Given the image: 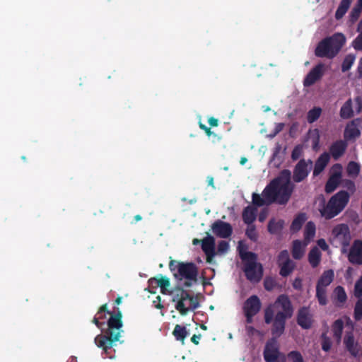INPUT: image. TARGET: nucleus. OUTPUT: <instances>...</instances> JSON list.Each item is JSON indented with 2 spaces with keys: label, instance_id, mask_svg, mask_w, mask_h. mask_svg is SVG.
Listing matches in <instances>:
<instances>
[{
  "label": "nucleus",
  "instance_id": "nucleus-1",
  "mask_svg": "<svg viewBox=\"0 0 362 362\" xmlns=\"http://www.w3.org/2000/svg\"><path fill=\"white\" fill-rule=\"evenodd\" d=\"M291 302L286 295H280L273 305L264 310V322L269 325L272 322V338L277 340L284 332L286 322L293 315Z\"/></svg>",
  "mask_w": 362,
  "mask_h": 362
},
{
  "label": "nucleus",
  "instance_id": "nucleus-2",
  "mask_svg": "<svg viewBox=\"0 0 362 362\" xmlns=\"http://www.w3.org/2000/svg\"><path fill=\"white\" fill-rule=\"evenodd\" d=\"M295 185L291 182V172L284 169L280 171L278 176L267 185V192H272L277 198V203L286 204L289 201L295 189Z\"/></svg>",
  "mask_w": 362,
  "mask_h": 362
},
{
  "label": "nucleus",
  "instance_id": "nucleus-3",
  "mask_svg": "<svg viewBox=\"0 0 362 362\" xmlns=\"http://www.w3.org/2000/svg\"><path fill=\"white\" fill-rule=\"evenodd\" d=\"M345 42L344 35L336 33L318 42L315 49V55L317 57L332 59L339 54Z\"/></svg>",
  "mask_w": 362,
  "mask_h": 362
},
{
  "label": "nucleus",
  "instance_id": "nucleus-4",
  "mask_svg": "<svg viewBox=\"0 0 362 362\" xmlns=\"http://www.w3.org/2000/svg\"><path fill=\"white\" fill-rule=\"evenodd\" d=\"M239 255L243 262V272L247 280L251 282H259L263 276V267L260 263H257V255L252 252L246 251V248L242 247L239 243L238 247Z\"/></svg>",
  "mask_w": 362,
  "mask_h": 362
},
{
  "label": "nucleus",
  "instance_id": "nucleus-5",
  "mask_svg": "<svg viewBox=\"0 0 362 362\" xmlns=\"http://www.w3.org/2000/svg\"><path fill=\"white\" fill-rule=\"evenodd\" d=\"M169 268L173 272L175 279L179 280L186 279L183 284L186 288L192 286V281H197V267L192 262H180L176 260H171L169 263Z\"/></svg>",
  "mask_w": 362,
  "mask_h": 362
},
{
  "label": "nucleus",
  "instance_id": "nucleus-6",
  "mask_svg": "<svg viewBox=\"0 0 362 362\" xmlns=\"http://www.w3.org/2000/svg\"><path fill=\"white\" fill-rule=\"evenodd\" d=\"M172 296V301L176 303L175 309L182 316L186 315L189 310H194L199 307L198 300L183 288H175Z\"/></svg>",
  "mask_w": 362,
  "mask_h": 362
},
{
  "label": "nucleus",
  "instance_id": "nucleus-7",
  "mask_svg": "<svg viewBox=\"0 0 362 362\" xmlns=\"http://www.w3.org/2000/svg\"><path fill=\"white\" fill-rule=\"evenodd\" d=\"M350 194L347 191L340 190L333 195L326 206L321 210V216L326 219H331L340 214L349 203Z\"/></svg>",
  "mask_w": 362,
  "mask_h": 362
},
{
  "label": "nucleus",
  "instance_id": "nucleus-8",
  "mask_svg": "<svg viewBox=\"0 0 362 362\" xmlns=\"http://www.w3.org/2000/svg\"><path fill=\"white\" fill-rule=\"evenodd\" d=\"M313 167L310 159H300L294 166L292 179L294 182L299 183L307 179Z\"/></svg>",
  "mask_w": 362,
  "mask_h": 362
},
{
  "label": "nucleus",
  "instance_id": "nucleus-9",
  "mask_svg": "<svg viewBox=\"0 0 362 362\" xmlns=\"http://www.w3.org/2000/svg\"><path fill=\"white\" fill-rule=\"evenodd\" d=\"M342 177V165L340 163L333 165L331 168V175L328 178L325 190L326 193H332L339 185Z\"/></svg>",
  "mask_w": 362,
  "mask_h": 362
},
{
  "label": "nucleus",
  "instance_id": "nucleus-10",
  "mask_svg": "<svg viewBox=\"0 0 362 362\" xmlns=\"http://www.w3.org/2000/svg\"><path fill=\"white\" fill-rule=\"evenodd\" d=\"M280 355L279 344L275 338L269 339L264 346L263 356L266 362H276Z\"/></svg>",
  "mask_w": 362,
  "mask_h": 362
},
{
  "label": "nucleus",
  "instance_id": "nucleus-11",
  "mask_svg": "<svg viewBox=\"0 0 362 362\" xmlns=\"http://www.w3.org/2000/svg\"><path fill=\"white\" fill-rule=\"evenodd\" d=\"M325 74V64L319 63L315 66L306 75L303 80V86L310 87L320 81Z\"/></svg>",
  "mask_w": 362,
  "mask_h": 362
},
{
  "label": "nucleus",
  "instance_id": "nucleus-12",
  "mask_svg": "<svg viewBox=\"0 0 362 362\" xmlns=\"http://www.w3.org/2000/svg\"><path fill=\"white\" fill-rule=\"evenodd\" d=\"M252 199L253 205L256 206H268L272 203L277 202V198L272 192H269V194L267 192V187L264 189L261 195L253 193Z\"/></svg>",
  "mask_w": 362,
  "mask_h": 362
},
{
  "label": "nucleus",
  "instance_id": "nucleus-13",
  "mask_svg": "<svg viewBox=\"0 0 362 362\" xmlns=\"http://www.w3.org/2000/svg\"><path fill=\"white\" fill-rule=\"evenodd\" d=\"M349 261L356 265H362V240H356L351 245L349 255Z\"/></svg>",
  "mask_w": 362,
  "mask_h": 362
},
{
  "label": "nucleus",
  "instance_id": "nucleus-14",
  "mask_svg": "<svg viewBox=\"0 0 362 362\" xmlns=\"http://www.w3.org/2000/svg\"><path fill=\"white\" fill-rule=\"evenodd\" d=\"M361 118H356L347 124L344 130V137L347 140L355 139L361 136Z\"/></svg>",
  "mask_w": 362,
  "mask_h": 362
},
{
  "label": "nucleus",
  "instance_id": "nucleus-15",
  "mask_svg": "<svg viewBox=\"0 0 362 362\" xmlns=\"http://www.w3.org/2000/svg\"><path fill=\"white\" fill-rule=\"evenodd\" d=\"M343 342L345 349L351 356L356 358L359 355L361 347L358 343L355 341V337L352 332L346 333Z\"/></svg>",
  "mask_w": 362,
  "mask_h": 362
},
{
  "label": "nucleus",
  "instance_id": "nucleus-16",
  "mask_svg": "<svg viewBox=\"0 0 362 362\" xmlns=\"http://www.w3.org/2000/svg\"><path fill=\"white\" fill-rule=\"evenodd\" d=\"M262 303L259 298L256 295L250 296L243 303V313L257 315L261 310Z\"/></svg>",
  "mask_w": 362,
  "mask_h": 362
},
{
  "label": "nucleus",
  "instance_id": "nucleus-17",
  "mask_svg": "<svg viewBox=\"0 0 362 362\" xmlns=\"http://www.w3.org/2000/svg\"><path fill=\"white\" fill-rule=\"evenodd\" d=\"M202 249L206 256V262H211L215 256V239L207 233L206 237L202 240Z\"/></svg>",
  "mask_w": 362,
  "mask_h": 362
},
{
  "label": "nucleus",
  "instance_id": "nucleus-18",
  "mask_svg": "<svg viewBox=\"0 0 362 362\" xmlns=\"http://www.w3.org/2000/svg\"><path fill=\"white\" fill-rule=\"evenodd\" d=\"M297 323L303 329H309L311 327L313 319L309 308L302 307L298 310L297 315Z\"/></svg>",
  "mask_w": 362,
  "mask_h": 362
},
{
  "label": "nucleus",
  "instance_id": "nucleus-19",
  "mask_svg": "<svg viewBox=\"0 0 362 362\" xmlns=\"http://www.w3.org/2000/svg\"><path fill=\"white\" fill-rule=\"evenodd\" d=\"M347 142L344 140L334 141L329 147V153L334 160H339L346 152Z\"/></svg>",
  "mask_w": 362,
  "mask_h": 362
},
{
  "label": "nucleus",
  "instance_id": "nucleus-20",
  "mask_svg": "<svg viewBox=\"0 0 362 362\" xmlns=\"http://www.w3.org/2000/svg\"><path fill=\"white\" fill-rule=\"evenodd\" d=\"M332 233L343 246H347L351 241L349 228H333Z\"/></svg>",
  "mask_w": 362,
  "mask_h": 362
},
{
  "label": "nucleus",
  "instance_id": "nucleus-21",
  "mask_svg": "<svg viewBox=\"0 0 362 362\" xmlns=\"http://www.w3.org/2000/svg\"><path fill=\"white\" fill-rule=\"evenodd\" d=\"M330 159L329 153L325 152L316 160L313 169V176L319 175L325 168Z\"/></svg>",
  "mask_w": 362,
  "mask_h": 362
},
{
  "label": "nucleus",
  "instance_id": "nucleus-22",
  "mask_svg": "<svg viewBox=\"0 0 362 362\" xmlns=\"http://www.w3.org/2000/svg\"><path fill=\"white\" fill-rule=\"evenodd\" d=\"M122 314L121 310L119 308H115V330H117L115 332V342L119 341L120 343H123V340H120L122 337V333L124 332L123 330H120L121 327L123 325L122 320Z\"/></svg>",
  "mask_w": 362,
  "mask_h": 362
},
{
  "label": "nucleus",
  "instance_id": "nucleus-23",
  "mask_svg": "<svg viewBox=\"0 0 362 362\" xmlns=\"http://www.w3.org/2000/svg\"><path fill=\"white\" fill-rule=\"evenodd\" d=\"M333 294L334 305L338 308L344 307L347 300V295L344 288L341 286H337L334 288Z\"/></svg>",
  "mask_w": 362,
  "mask_h": 362
},
{
  "label": "nucleus",
  "instance_id": "nucleus-24",
  "mask_svg": "<svg viewBox=\"0 0 362 362\" xmlns=\"http://www.w3.org/2000/svg\"><path fill=\"white\" fill-rule=\"evenodd\" d=\"M344 328V323L341 319L336 320L331 326L333 337L337 344L341 341Z\"/></svg>",
  "mask_w": 362,
  "mask_h": 362
},
{
  "label": "nucleus",
  "instance_id": "nucleus-25",
  "mask_svg": "<svg viewBox=\"0 0 362 362\" xmlns=\"http://www.w3.org/2000/svg\"><path fill=\"white\" fill-rule=\"evenodd\" d=\"M257 209L255 206H248L243 211V220L245 223L250 225L253 223L257 217Z\"/></svg>",
  "mask_w": 362,
  "mask_h": 362
},
{
  "label": "nucleus",
  "instance_id": "nucleus-26",
  "mask_svg": "<svg viewBox=\"0 0 362 362\" xmlns=\"http://www.w3.org/2000/svg\"><path fill=\"white\" fill-rule=\"evenodd\" d=\"M334 273L332 269L325 271L317 281V286L325 288L328 286L334 280Z\"/></svg>",
  "mask_w": 362,
  "mask_h": 362
},
{
  "label": "nucleus",
  "instance_id": "nucleus-27",
  "mask_svg": "<svg viewBox=\"0 0 362 362\" xmlns=\"http://www.w3.org/2000/svg\"><path fill=\"white\" fill-rule=\"evenodd\" d=\"M321 252L317 247H313L308 253V262L313 268L317 267L321 261Z\"/></svg>",
  "mask_w": 362,
  "mask_h": 362
},
{
  "label": "nucleus",
  "instance_id": "nucleus-28",
  "mask_svg": "<svg viewBox=\"0 0 362 362\" xmlns=\"http://www.w3.org/2000/svg\"><path fill=\"white\" fill-rule=\"evenodd\" d=\"M304 244L299 240H295L293 241L291 253L292 256L295 259H300L304 255Z\"/></svg>",
  "mask_w": 362,
  "mask_h": 362
},
{
  "label": "nucleus",
  "instance_id": "nucleus-29",
  "mask_svg": "<svg viewBox=\"0 0 362 362\" xmlns=\"http://www.w3.org/2000/svg\"><path fill=\"white\" fill-rule=\"evenodd\" d=\"M339 115L342 119H347L354 116L352 108V100L351 98L347 100L340 109Z\"/></svg>",
  "mask_w": 362,
  "mask_h": 362
},
{
  "label": "nucleus",
  "instance_id": "nucleus-30",
  "mask_svg": "<svg viewBox=\"0 0 362 362\" xmlns=\"http://www.w3.org/2000/svg\"><path fill=\"white\" fill-rule=\"evenodd\" d=\"M352 0H341L335 13V18L339 20L347 12Z\"/></svg>",
  "mask_w": 362,
  "mask_h": 362
},
{
  "label": "nucleus",
  "instance_id": "nucleus-31",
  "mask_svg": "<svg viewBox=\"0 0 362 362\" xmlns=\"http://www.w3.org/2000/svg\"><path fill=\"white\" fill-rule=\"evenodd\" d=\"M280 268L279 274L283 277L289 276L295 269L296 264L293 261L284 262L278 265Z\"/></svg>",
  "mask_w": 362,
  "mask_h": 362
},
{
  "label": "nucleus",
  "instance_id": "nucleus-32",
  "mask_svg": "<svg viewBox=\"0 0 362 362\" xmlns=\"http://www.w3.org/2000/svg\"><path fill=\"white\" fill-rule=\"evenodd\" d=\"M173 334L176 340L180 341L183 343L188 335V332L185 327L176 325L174 330L173 331Z\"/></svg>",
  "mask_w": 362,
  "mask_h": 362
},
{
  "label": "nucleus",
  "instance_id": "nucleus-33",
  "mask_svg": "<svg viewBox=\"0 0 362 362\" xmlns=\"http://www.w3.org/2000/svg\"><path fill=\"white\" fill-rule=\"evenodd\" d=\"M322 113L320 107H314L308 111L307 115V121L308 123H313L318 119Z\"/></svg>",
  "mask_w": 362,
  "mask_h": 362
},
{
  "label": "nucleus",
  "instance_id": "nucleus-34",
  "mask_svg": "<svg viewBox=\"0 0 362 362\" xmlns=\"http://www.w3.org/2000/svg\"><path fill=\"white\" fill-rule=\"evenodd\" d=\"M316 298L321 305H325L327 303L326 288L316 286Z\"/></svg>",
  "mask_w": 362,
  "mask_h": 362
},
{
  "label": "nucleus",
  "instance_id": "nucleus-35",
  "mask_svg": "<svg viewBox=\"0 0 362 362\" xmlns=\"http://www.w3.org/2000/svg\"><path fill=\"white\" fill-rule=\"evenodd\" d=\"M281 149H282V148H281V144H279V143L276 144L274 147V151L272 153V159H271V162H274L275 166H279L282 162V158H281L279 156Z\"/></svg>",
  "mask_w": 362,
  "mask_h": 362
},
{
  "label": "nucleus",
  "instance_id": "nucleus-36",
  "mask_svg": "<svg viewBox=\"0 0 362 362\" xmlns=\"http://www.w3.org/2000/svg\"><path fill=\"white\" fill-rule=\"evenodd\" d=\"M213 232L218 237L227 238L233 233V228H211Z\"/></svg>",
  "mask_w": 362,
  "mask_h": 362
},
{
  "label": "nucleus",
  "instance_id": "nucleus-37",
  "mask_svg": "<svg viewBox=\"0 0 362 362\" xmlns=\"http://www.w3.org/2000/svg\"><path fill=\"white\" fill-rule=\"evenodd\" d=\"M320 339L322 349L325 352L329 351L332 342L331 339L327 335V332H323L320 336Z\"/></svg>",
  "mask_w": 362,
  "mask_h": 362
},
{
  "label": "nucleus",
  "instance_id": "nucleus-38",
  "mask_svg": "<svg viewBox=\"0 0 362 362\" xmlns=\"http://www.w3.org/2000/svg\"><path fill=\"white\" fill-rule=\"evenodd\" d=\"M347 173L351 177H356L360 172V165L354 161H350L346 168Z\"/></svg>",
  "mask_w": 362,
  "mask_h": 362
},
{
  "label": "nucleus",
  "instance_id": "nucleus-39",
  "mask_svg": "<svg viewBox=\"0 0 362 362\" xmlns=\"http://www.w3.org/2000/svg\"><path fill=\"white\" fill-rule=\"evenodd\" d=\"M355 60V57L353 55H347L341 64V71L343 72L349 71L353 65Z\"/></svg>",
  "mask_w": 362,
  "mask_h": 362
},
{
  "label": "nucleus",
  "instance_id": "nucleus-40",
  "mask_svg": "<svg viewBox=\"0 0 362 362\" xmlns=\"http://www.w3.org/2000/svg\"><path fill=\"white\" fill-rule=\"evenodd\" d=\"M354 317L359 321L362 318V298H358L354 306Z\"/></svg>",
  "mask_w": 362,
  "mask_h": 362
},
{
  "label": "nucleus",
  "instance_id": "nucleus-41",
  "mask_svg": "<svg viewBox=\"0 0 362 362\" xmlns=\"http://www.w3.org/2000/svg\"><path fill=\"white\" fill-rule=\"evenodd\" d=\"M316 228H305L304 232V245H307L315 235Z\"/></svg>",
  "mask_w": 362,
  "mask_h": 362
},
{
  "label": "nucleus",
  "instance_id": "nucleus-42",
  "mask_svg": "<svg viewBox=\"0 0 362 362\" xmlns=\"http://www.w3.org/2000/svg\"><path fill=\"white\" fill-rule=\"evenodd\" d=\"M307 220V216L305 213H299L294 218L291 226H303Z\"/></svg>",
  "mask_w": 362,
  "mask_h": 362
},
{
  "label": "nucleus",
  "instance_id": "nucleus-43",
  "mask_svg": "<svg viewBox=\"0 0 362 362\" xmlns=\"http://www.w3.org/2000/svg\"><path fill=\"white\" fill-rule=\"evenodd\" d=\"M292 261L290 259L289 253L288 250H284L281 251L278 255L277 257V264L278 265H280L281 264H283L284 262H287Z\"/></svg>",
  "mask_w": 362,
  "mask_h": 362
},
{
  "label": "nucleus",
  "instance_id": "nucleus-44",
  "mask_svg": "<svg viewBox=\"0 0 362 362\" xmlns=\"http://www.w3.org/2000/svg\"><path fill=\"white\" fill-rule=\"evenodd\" d=\"M362 10L360 8V6H355L351 10L349 18L351 23H355L359 18Z\"/></svg>",
  "mask_w": 362,
  "mask_h": 362
},
{
  "label": "nucleus",
  "instance_id": "nucleus-45",
  "mask_svg": "<svg viewBox=\"0 0 362 362\" xmlns=\"http://www.w3.org/2000/svg\"><path fill=\"white\" fill-rule=\"evenodd\" d=\"M354 296L358 298H362V276L355 283Z\"/></svg>",
  "mask_w": 362,
  "mask_h": 362
},
{
  "label": "nucleus",
  "instance_id": "nucleus-46",
  "mask_svg": "<svg viewBox=\"0 0 362 362\" xmlns=\"http://www.w3.org/2000/svg\"><path fill=\"white\" fill-rule=\"evenodd\" d=\"M276 285V281L272 277H266L264 281V287L268 291H272Z\"/></svg>",
  "mask_w": 362,
  "mask_h": 362
},
{
  "label": "nucleus",
  "instance_id": "nucleus-47",
  "mask_svg": "<svg viewBox=\"0 0 362 362\" xmlns=\"http://www.w3.org/2000/svg\"><path fill=\"white\" fill-rule=\"evenodd\" d=\"M303 154V146L300 144L296 145L292 151L291 159L297 160Z\"/></svg>",
  "mask_w": 362,
  "mask_h": 362
},
{
  "label": "nucleus",
  "instance_id": "nucleus-48",
  "mask_svg": "<svg viewBox=\"0 0 362 362\" xmlns=\"http://www.w3.org/2000/svg\"><path fill=\"white\" fill-rule=\"evenodd\" d=\"M158 281L161 292L164 293V290L170 286V280L168 277L160 275V277L158 278Z\"/></svg>",
  "mask_w": 362,
  "mask_h": 362
},
{
  "label": "nucleus",
  "instance_id": "nucleus-49",
  "mask_svg": "<svg viewBox=\"0 0 362 362\" xmlns=\"http://www.w3.org/2000/svg\"><path fill=\"white\" fill-rule=\"evenodd\" d=\"M288 358L293 362H303V358L301 354L298 351H292L288 354Z\"/></svg>",
  "mask_w": 362,
  "mask_h": 362
},
{
  "label": "nucleus",
  "instance_id": "nucleus-50",
  "mask_svg": "<svg viewBox=\"0 0 362 362\" xmlns=\"http://www.w3.org/2000/svg\"><path fill=\"white\" fill-rule=\"evenodd\" d=\"M148 284L149 288L148 291L150 293H155L156 291H154L153 289H156L158 287H159L158 277L150 278L148 280Z\"/></svg>",
  "mask_w": 362,
  "mask_h": 362
},
{
  "label": "nucleus",
  "instance_id": "nucleus-51",
  "mask_svg": "<svg viewBox=\"0 0 362 362\" xmlns=\"http://www.w3.org/2000/svg\"><path fill=\"white\" fill-rule=\"evenodd\" d=\"M358 30H361V33L353 41L352 46L356 50H362V29Z\"/></svg>",
  "mask_w": 362,
  "mask_h": 362
},
{
  "label": "nucleus",
  "instance_id": "nucleus-52",
  "mask_svg": "<svg viewBox=\"0 0 362 362\" xmlns=\"http://www.w3.org/2000/svg\"><path fill=\"white\" fill-rule=\"evenodd\" d=\"M342 186L343 187H345L347 189L348 191H349L351 193H354L356 191V185L354 181L351 180H344L342 182Z\"/></svg>",
  "mask_w": 362,
  "mask_h": 362
},
{
  "label": "nucleus",
  "instance_id": "nucleus-53",
  "mask_svg": "<svg viewBox=\"0 0 362 362\" xmlns=\"http://www.w3.org/2000/svg\"><path fill=\"white\" fill-rule=\"evenodd\" d=\"M246 235L251 240L253 241H256L258 238V233L256 230V228H247Z\"/></svg>",
  "mask_w": 362,
  "mask_h": 362
},
{
  "label": "nucleus",
  "instance_id": "nucleus-54",
  "mask_svg": "<svg viewBox=\"0 0 362 362\" xmlns=\"http://www.w3.org/2000/svg\"><path fill=\"white\" fill-rule=\"evenodd\" d=\"M199 128L202 130H204L206 133V134L208 136H214V137H216L217 135L216 134H214L211 130V128L206 127L205 124L199 122Z\"/></svg>",
  "mask_w": 362,
  "mask_h": 362
},
{
  "label": "nucleus",
  "instance_id": "nucleus-55",
  "mask_svg": "<svg viewBox=\"0 0 362 362\" xmlns=\"http://www.w3.org/2000/svg\"><path fill=\"white\" fill-rule=\"evenodd\" d=\"M354 101L356 103V112L357 113H360L362 111V97L361 96H357Z\"/></svg>",
  "mask_w": 362,
  "mask_h": 362
},
{
  "label": "nucleus",
  "instance_id": "nucleus-56",
  "mask_svg": "<svg viewBox=\"0 0 362 362\" xmlns=\"http://www.w3.org/2000/svg\"><path fill=\"white\" fill-rule=\"evenodd\" d=\"M293 288L300 291L302 289V280L300 278H296L292 284Z\"/></svg>",
  "mask_w": 362,
  "mask_h": 362
},
{
  "label": "nucleus",
  "instance_id": "nucleus-57",
  "mask_svg": "<svg viewBox=\"0 0 362 362\" xmlns=\"http://www.w3.org/2000/svg\"><path fill=\"white\" fill-rule=\"evenodd\" d=\"M228 249V243L226 241L222 240L218 245V250L220 252H226Z\"/></svg>",
  "mask_w": 362,
  "mask_h": 362
},
{
  "label": "nucleus",
  "instance_id": "nucleus-58",
  "mask_svg": "<svg viewBox=\"0 0 362 362\" xmlns=\"http://www.w3.org/2000/svg\"><path fill=\"white\" fill-rule=\"evenodd\" d=\"M267 214H268L267 209H264L262 210V211L259 213V214L258 216L259 221L262 223L266 219Z\"/></svg>",
  "mask_w": 362,
  "mask_h": 362
},
{
  "label": "nucleus",
  "instance_id": "nucleus-59",
  "mask_svg": "<svg viewBox=\"0 0 362 362\" xmlns=\"http://www.w3.org/2000/svg\"><path fill=\"white\" fill-rule=\"evenodd\" d=\"M317 245L323 250H326L328 248V245L326 241L321 238L317 240Z\"/></svg>",
  "mask_w": 362,
  "mask_h": 362
},
{
  "label": "nucleus",
  "instance_id": "nucleus-60",
  "mask_svg": "<svg viewBox=\"0 0 362 362\" xmlns=\"http://www.w3.org/2000/svg\"><path fill=\"white\" fill-rule=\"evenodd\" d=\"M244 313V315L246 318V322L247 324H251L253 321V317L256 315H253L252 313Z\"/></svg>",
  "mask_w": 362,
  "mask_h": 362
},
{
  "label": "nucleus",
  "instance_id": "nucleus-61",
  "mask_svg": "<svg viewBox=\"0 0 362 362\" xmlns=\"http://www.w3.org/2000/svg\"><path fill=\"white\" fill-rule=\"evenodd\" d=\"M211 226H231L230 223L221 221H215Z\"/></svg>",
  "mask_w": 362,
  "mask_h": 362
},
{
  "label": "nucleus",
  "instance_id": "nucleus-62",
  "mask_svg": "<svg viewBox=\"0 0 362 362\" xmlns=\"http://www.w3.org/2000/svg\"><path fill=\"white\" fill-rule=\"evenodd\" d=\"M208 122L211 127H217L218 125V119L213 117L209 119Z\"/></svg>",
  "mask_w": 362,
  "mask_h": 362
},
{
  "label": "nucleus",
  "instance_id": "nucleus-63",
  "mask_svg": "<svg viewBox=\"0 0 362 362\" xmlns=\"http://www.w3.org/2000/svg\"><path fill=\"white\" fill-rule=\"evenodd\" d=\"M200 337H201L200 334H199V335L194 334L191 338V341L192 343H194V344L197 345V344H199V340Z\"/></svg>",
  "mask_w": 362,
  "mask_h": 362
},
{
  "label": "nucleus",
  "instance_id": "nucleus-64",
  "mask_svg": "<svg viewBox=\"0 0 362 362\" xmlns=\"http://www.w3.org/2000/svg\"><path fill=\"white\" fill-rule=\"evenodd\" d=\"M357 71L359 76H362V57L359 60V63L357 68Z\"/></svg>",
  "mask_w": 362,
  "mask_h": 362
}]
</instances>
